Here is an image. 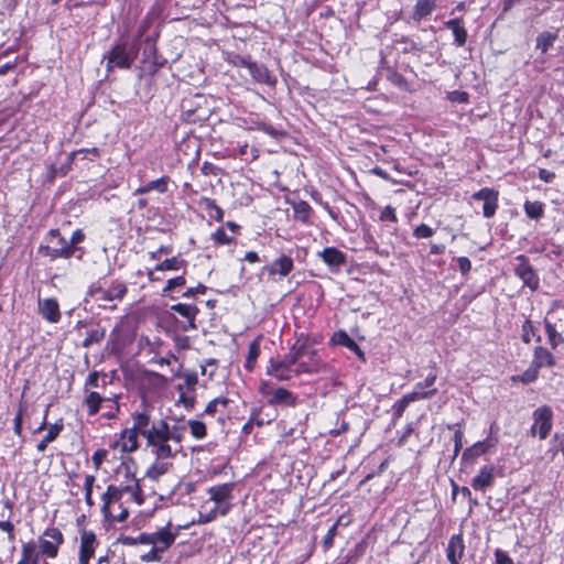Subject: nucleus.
<instances>
[{"mask_svg": "<svg viewBox=\"0 0 564 564\" xmlns=\"http://www.w3.org/2000/svg\"><path fill=\"white\" fill-rule=\"evenodd\" d=\"M557 39V33L551 32H542L536 37V48H539L542 53H546L550 47L553 46V43Z\"/></svg>", "mask_w": 564, "mask_h": 564, "instance_id": "ea45409f", "label": "nucleus"}, {"mask_svg": "<svg viewBox=\"0 0 564 564\" xmlns=\"http://www.w3.org/2000/svg\"><path fill=\"white\" fill-rule=\"evenodd\" d=\"M137 57V50L129 48L126 43L116 44L105 56L107 58V69L113 67L130 68L133 59Z\"/></svg>", "mask_w": 564, "mask_h": 564, "instance_id": "20e7f679", "label": "nucleus"}, {"mask_svg": "<svg viewBox=\"0 0 564 564\" xmlns=\"http://www.w3.org/2000/svg\"><path fill=\"white\" fill-rule=\"evenodd\" d=\"M188 426L191 430V434L197 440L204 438L207 434L206 425L202 421L189 420Z\"/></svg>", "mask_w": 564, "mask_h": 564, "instance_id": "49530a36", "label": "nucleus"}, {"mask_svg": "<svg viewBox=\"0 0 564 564\" xmlns=\"http://www.w3.org/2000/svg\"><path fill=\"white\" fill-rule=\"evenodd\" d=\"M171 310L191 322V329H196L195 318L199 310L192 304L177 303L171 306Z\"/></svg>", "mask_w": 564, "mask_h": 564, "instance_id": "bb28decb", "label": "nucleus"}, {"mask_svg": "<svg viewBox=\"0 0 564 564\" xmlns=\"http://www.w3.org/2000/svg\"><path fill=\"white\" fill-rule=\"evenodd\" d=\"M533 424L531 434H539L541 440H545L552 429L553 412L549 405H542L533 412Z\"/></svg>", "mask_w": 564, "mask_h": 564, "instance_id": "6e6552de", "label": "nucleus"}, {"mask_svg": "<svg viewBox=\"0 0 564 564\" xmlns=\"http://www.w3.org/2000/svg\"><path fill=\"white\" fill-rule=\"evenodd\" d=\"M140 435H142L147 440V445L151 448L153 453L155 441L152 442L150 437L154 435V429H156V421L150 424V415L145 412L134 413L133 414V426Z\"/></svg>", "mask_w": 564, "mask_h": 564, "instance_id": "9d476101", "label": "nucleus"}, {"mask_svg": "<svg viewBox=\"0 0 564 564\" xmlns=\"http://www.w3.org/2000/svg\"><path fill=\"white\" fill-rule=\"evenodd\" d=\"M538 375L539 369L531 364V366L521 376H519V380L522 383H531L536 380Z\"/></svg>", "mask_w": 564, "mask_h": 564, "instance_id": "864d4df0", "label": "nucleus"}, {"mask_svg": "<svg viewBox=\"0 0 564 564\" xmlns=\"http://www.w3.org/2000/svg\"><path fill=\"white\" fill-rule=\"evenodd\" d=\"M536 335V326L530 319H525L522 325V340L525 344L531 341V338Z\"/></svg>", "mask_w": 564, "mask_h": 564, "instance_id": "8fccbe9b", "label": "nucleus"}, {"mask_svg": "<svg viewBox=\"0 0 564 564\" xmlns=\"http://www.w3.org/2000/svg\"><path fill=\"white\" fill-rule=\"evenodd\" d=\"M122 543L124 545H137V544H148L152 542L151 533H141L140 535L133 536H124L122 538Z\"/></svg>", "mask_w": 564, "mask_h": 564, "instance_id": "09e8293b", "label": "nucleus"}, {"mask_svg": "<svg viewBox=\"0 0 564 564\" xmlns=\"http://www.w3.org/2000/svg\"><path fill=\"white\" fill-rule=\"evenodd\" d=\"M186 427L175 424L170 426L166 421L158 420L154 435L150 437L155 441L153 454L159 459H169L174 457L181 451V442L184 438Z\"/></svg>", "mask_w": 564, "mask_h": 564, "instance_id": "f03ea898", "label": "nucleus"}, {"mask_svg": "<svg viewBox=\"0 0 564 564\" xmlns=\"http://www.w3.org/2000/svg\"><path fill=\"white\" fill-rule=\"evenodd\" d=\"M436 378H437V376L435 372H430L427 375V377L424 379V381L417 382L414 386V389L412 392L426 393V397H424L422 400L430 399V398L434 397L437 393V389L433 388V386L436 381Z\"/></svg>", "mask_w": 564, "mask_h": 564, "instance_id": "cd10ccee", "label": "nucleus"}, {"mask_svg": "<svg viewBox=\"0 0 564 564\" xmlns=\"http://www.w3.org/2000/svg\"><path fill=\"white\" fill-rule=\"evenodd\" d=\"M227 404H228V399L215 398L206 405L204 413L208 414V415H213L217 412L218 405L226 408Z\"/></svg>", "mask_w": 564, "mask_h": 564, "instance_id": "603ef678", "label": "nucleus"}, {"mask_svg": "<svg viewBox=\"0 0 564 564\" xmlns=\"http://www.w3.org/2000/svg\"><path fill=\"white\" fill-rule=\"evenodd\" d=\"M169 469V464L163 462V459H159L148 468L147 477L152 480H158L162 475H164Z\"/></svg>", "mask_w": 564, "mask_h": 564, "instance_id": "79ce46f5", "label": "nucleus"}, {"mask_svg": "<svg viewBox=\"0 0 564 564\" xmlns=\"http://www.w3.org/2000/svg\"><path fill=\"white\" fill-rule=\"evenodd\" d=\"M124 492L130 494L139 506L144 502L143 494L138 479H133L132 485H127L124 487L109 485L107 490L101 495V513L105 521L109 524L116 522H124L129 517L128 509H121V511L118 513H113L111 509L113 503L120 502Z\"/></svg>", "mask_w": 564, "mask_h": 564, "instance_id": "f257e3e1", "label": "nucleus"}, {"mask_svg": "<svg viewBox=\"0 0 564 564\" xmlns=\"http://www.w3.org/2000/svg\"><path fill=\"white\" fill-rule=\"evenodd\" d=\"M63 430V424H53L48 427L47 434L44 436V438L36 445V448L39 452L43 453L48 443L56 440V437L59 435L61 431Z\"/></svg>", "mask_w": 564, "mask_h": 564, "instance_id": "f704fd0d", "label": "nucleus"}, {"mask_svg": "<svg viewBox=\"0 0 564 564\" xmlns=\"http://www.w3.org/2000/svg\"><path fill=\"white\" fill-rule=\"evenodd\" d=\"M207 288L204 284H198L196 288H189L184 293V297H194L196 294H205Z\"/></svg>", "mask_w": 564, "mask_h": 564, "instance_id": "774afa93", "label": "nucleus"}, {"mask_svg": "<svg viewBox=\"0 0 564 564\" xmlns=\"http://www.w3.org/2000/svg\"><path fill=\"white\" fill-rule=\"evenodd\" d=\"M293 260L291 257L281 254L270 265L265 268L270 275L286 276L293 270Z\"/></svg>", "mask_w": 564, "mask_h": 564, "instance_id": "aec40b11", "label": "nucleus"}, {"mask_svg": "<svg viewBox=\"0 0 564 564\" xmlns=\"http://www.w3.org/2000/svg\"><path fill=\"white\" fill-rule=\"evenodd\" d=\"M531 364L540 370L543 367L555 366V358L549 349L542 346H536Z\"/></svg>", "mask_w": 564, "mask_h": 564, "instance_id": "5701e85b", "label": "nucleus"}, {"mask_svg": "<svg viewBox=\"0 0 564 564\" xmlns=\"http://www.w3.org/2000/svg\"><path fill=\"white\" fill-rule=\"evenodd\" d=\"M186 267V261L178 257H172L170 259H165L161 263H159L154 270L155 271H167V270H180Z\"/></svg>", "mask_w": 564, "mask_h": 564, "instance_id": "e433bc0d", "label": "nucleus"}, {"mask_svg": "<svg viewBox=\"0 0 564 564\" xmlns=\"http://www.w3.org/2000/svg\"><path fill=\"white\" fill-rule=\"evenodd\" d=\"M102 401H104V399L101 398V395L98 392H94V391L89 392L84 401L88 408V414L89 415L97 414Z\"/></svg>", "mask_w": 564, "mask_h": 564, "instance_id": "37998d69", "label": "nucleus"}, {"mask_svg": "<svg viewBox=\"0 0 564 564\" xmlns=\"http://www.w3.org/2000/svg\"><path fill=\"white\" fill-rule=\"evenodd\" d=\"M445 26L452 30L454 34V42L458 46H463L467 41V31L460 25L459 19H452L445 22Z\"/></svg>", "mask_w": 564, "mask_h": 564, "instance_id": "c756f323", "label": "nucleus"}, {"mask_svg": "<svg viewBox=\"0 0 564 564\" xmlns=\"http://www.w3.org/2000/svg\"><path fill=\"white\" fill-rule=\"evenodd\" d=\"M545 333L547 335L549 344L553 349H556L560 344L564 341V338L561 333H558L555 326L549 322L544 321Z\"/></svg>", "mask_w": 564, "mask_h": 564, "instance_id": "58836bf2", "label": "nucleus"}, {"mask_svg": "<svg viewBox=\"0 0 564 564\" xmlns=\"http://www.w3.org/2000/svg\"><path fill=\"white\" fill-rule=\"evenodd\" d=\"M106 336V329L100 326L91 328L85 339L83 340V347L88 348L94 344H99Z\"/></svg>", "mask_w": 564, "mask_h": 564, "instance_id": "c9c22d12", "label": "nucleus"}, {"mask_svg": "<svg viewBox=\"0 0 564 564\" xmlns=\"http://www.w3.org/2000/svg\"><path fill=\"white\" fill-rule=\"evenodd\" d=\"M495 466L494 465H486L484 466L479 473L473 478L471 480V487L475 490H486L487 488L491 487L495 480Z\"/></svg>", "mask_w": 564, "mask_h": 564, "instance_id": "4468645a", "label": "nucleus"}, {"mask_svg": "<svg viewBox=\"0 0 564 564\" xmlns=\"http://www.w3.org/2000/svg\"><path fill=\"white\" fill-rule=\"evenodd\" d=\"M200 207L213 210L214 214H209L212 218L217 221H223L224 210L216 204V202L209 197H202L198 202Z\"/></svg>", "mask_w": 564, "mask_h": 564, "instance_id": "4c0bfd02", "label": "nucleus"}, {"mask_svg": "<svg viewBox=\"0 0 564 564\" xmlns=\"http://www.w3.org/2000/svg\"><path fill=\"white\" fill-rule=\"evenodd\" d=\"M333 340L337 345L344 346L348 348L350 351L355 352L360 359H365L364 351L360 349L357 343L349 337V335L346 332L339 330L335 333V335L333 336Z\"/></svg>", "mask_w": 564, "mask_h": 564, "instance_id": "393cba45", "label": "nucleus"}, {"mask_svg": "<svg viewBox=\"0 0 564 564\" xmlns=\"http://www.w3.org/2000/svg\"><path fill=\"white\" fill-rule=\"evenodd\" d=\"M219 514V507H215L207 513H199L198 523H208L214 521Z\"/></svg>", "mask_w": 564, "mask_h": 564, "instance_id": "680f3d73", "label": "nucleus"}, {"mask_svg": "<svg viewBox=\"0 0 564 564\" xmlns=\"http://www.w3.org/2000/svg\"><path fill=\"white\" fill-rule=\"evenodd\" d=\"M25 409L26 406L24 404H20L19 410L15 414L13 430L17 435H21L22 433V417Z\"/></svg>", "mask_w": 564, "mask_h": 564, "instance_id": "052dcab7", "label": "nucleus"}, {"mask_svg": "<svg viewBox=\"0 0 564 564\" xmlns=\"http://www.w3.org/2000/svg\"><path fill=\"white\" fill-rule=\"evenodd\" d=\"M339 524V520H337L328 530L327 534L325 535L323 540V545L326 550L333 546L334 539L337 535V528Z\"/></svg>", "mask_w": 564, "mask_h": 564, "instance_id": "6e6d98bb", "label": "nucleus"}, {"mask_svg": "<svg viewBox=\"0 0 564 564\" xmlns=\"http://www.w3.org/2000/svg\"><path fill=\"white\" fill-rule=\"evenodd\" d=\"M436 8L435 0H417L413 8V20L421 21L429 14H431Z\"/></svg>", "mask_w": 564, "mask_h": 564, "instance_id": "c85d7f7f", "label": "nucleus"}, {"mask_svg": "<svg viewBox=\"0 0 564 564\" xmlns=\"http://www.w3.org/2000/svg\"><path fill=\"white\" fill-rule=\"evenodd\" d=\"M305 357H307V360H301L295 369L296 376L301 373H316L319 372L324 367V364L319 359L315 349H310L307 347V354Z\"/></svg>", "mask_w": 564, "mask_h": 564, "instance_id": "ddd939ff", "label": "nucleus"}, {"mask_svg": "<svg viewBox=\"0 0 564 564\" xmlns=\"http://www.w3.org/2000/svg\"><path fill=\"white\" fill-rule=\"evenodd\" d=\"M234 488V482H226L213 486L207 490L209 499L215 502L216 507H219L220 516H226L231 509L230 500L232 499Z\"/></svg>", "mask_w": 564, "mask_h": 564, "instance_id": "423d86ee", "label": "nucleus"}, {"mask_svg": "<svg viewBox=\"0 0 564 564\" xmlns=\"http://www.w3.org/2000/svg\"><path fill=\"white\" fill-rule=\"evenodd\" d=\"M306 354H307L306 340L297 339L292 345L289 352L282 359L289 367H292V366L299 365L301 362V360L306 356Z\"/></svg>", "mask_w": 564, "mask_h": 564, "instance_id": "6ab92c4d", "label": "nucleus"}, {"mask_svg": "<svg viewBox=\"0 0 564 564\" xmlns=\"http://www.w3.org/2000/svg\"><path fill=\"white\" fill-rule=\"evenodd\" d=\"M433 234L434 230L425 224H421L420 226H417L413 232L414 237L416 238H430L433 236Z\"/></svg>", "mask_w": 564, "mask_h": 564, "instance_id": "bf43d9fd", "label": "nucleus"}, {"mask_svg": "<svg viewBox=\"0 0 564 564\" xmlns=\"http://www.w3.org/2000/svg\"><path fill=\"white\" fill-rule=\"evenodd\" d=\"M178 534V531L172 532L171 531V523L169 522L167 525L162 528L161 530L151 533L152 542L150 545H153L159 550L160 553H164L167 551L173 543L176 540V536Z\"/></svg>", "mask_w": 564, "mask_h": 564, "instance_id": "9b49d317", "label": "nucleus"}, {"mask_svg": "<svg viewBox=\"0 0 564 564\" xmlns=\"http://www.w3.org/2000/svg\"><path fill=\"white\" fill-rule=\"evenodd\" d=\"M319 257L332 270H338L346 262V254L335 247L325 248Z\"/></svg>", "mask_w": 564, "mask_h": 564, "instance_id": "f3484780", "label": "nucleus"}, {"mask_svg": "<svg viewBox=\"0 0 564 564\" xmlns=\"http://www.w3.org/2000/svg\"><path fill=\"white\" fill-rule=\"evenodd\" d=\"M98 545L96 534L93 531H83L80 534L79 564H89V560L95 555Z\"/></svg>", "mask_w": 564, "mask_h": 564, "instance_id": "f8f14e48", "label": "nucleus"}, {"mask_svg": "<svg viewBox=\"0 0 564 564\" xmlns=\"http://www.w3.org/2000/svg\"><path fill=\"white\" fill-rule=\"evenodd\" d=\"M44 536L47 538L46 540L56 543V545L59 547L61 544L64 542L63 534L59 529L57 528H48L44 531Z\"/></svg>", "mask_w": 564, "mask_h": 564, "instance_id": "3c124183", "label": "nucleus"}, {"mask_svg": "<svg viewBox=\"0 0 564 564\" xmlns=\"http://www.w3.org/2000/svg\"><path fill=\"white\" fill-rule=\"evenodd\" d=\"M138 433L135 429H126L121 432L120 440L116 443V446H120L121 452L132 453L138 449Z\"/></svg>", "mask_w": 564, "mask_h": 564, "instance_id": "4be33fe9", "label": "nucleus"}, {"mask_svg": "<svg viewBox=\"0 0 564 564\" xmlns=\"http://www.w3.org/2000/svg\"><path fill=\"white\" fill-rule=\"evenodd\" d=\"M424 397H426V393H417V392H410L404 394L395 404V415L400 417L405 409L409 406L410 403L422 400Z\"/></svg>", "mask_w": 564, "mask_h": 564, "instance_id": "7c9ffc66", "label": "nucleus"}, {"mask_svg": "<svg viewBox=\"0 0 564 564\" xmlns=\"http://www.w3.org/2000/svg\"><path fill=\"white\" fill-rule=\"evenodd\" d=\"M249 73L252 78L260 84H265L270 87H274L276 85V77L264 65L253 63L250 65Z\"/></svg>", "mask_w": 564, "mask_h": 564, "instance_id": "412c9836", "label": "nucleus"}, {"mask_svg": "<svg viewBox=\"0 0 564 564\" xmlns=\"http://www.w3.org/2000/svg\"><path fill=\"white\" fill-rule=\"evenodd\" d=\"M463 431L460 429H457L454 433V456H457L463 447Z\"/></svg>", "mask_w": 564, "mask_h": 564, "instance_id": "0e129e2a", "label": "nucleus"}, {"mask_svg": "<svg viewBox=\"0 0 564 564\" xmlns=\"http://www.w3.org/2000/svg\"><path fill=\"white\" fill-rule=\"evenodd\" d=\"M260 355V341L259 338L254 339L249 344L248 356L245 362V368L248 371H252L256 367L257 359Z\"/></svg>", "mask_w": 564, "mask_h": 564, "instance_id": "72a5a7b5", "label": "nucleus"}, {"mask_svg": "<svg viewBox=\"0 0 564 564\" xmlns=\"http://www.w3.org/2000/svg\"><path fill=\"white\" fill-rule=\"evenodd\" d=\"M488 447L489 445L487 442H478L465 449V452L463 453V459H475L480 455L485 454L488 451Z\"/></svg>", "mask_w": 564, "mask_h": 564, "instance_id": "c03bdc74", "label": "nucleus"}, {"mask_svg": "<svg viewBox=\"0 0 564 564\" xmlns=\"http://www.w3.org/2000/svg\"><path fill=\"white\" fill-rule=\"evenodd\" d=\"M265 373L280 381H289L292 379L291 367H289L283 359L271 358L267 366Z\"/></svg>", "mask_w": 564, "mask_h": 564, "instance_id": "2eb2a0df", "label": "nucleus"}, {"mask_svg": "<svg viewBox=\"0 0 564 564\" xmlns=\"http://www.w3.org/2000/svg\"><path fill=\"white\" fill-rule=\"evenodd\" d=\"M186 280L183 275L170 279L166 283V286L163 289V293H169L173 291L175 288L185 285Z\"/></svg>", "mask_w": 564, "mask_h": 564, "instance_id": "13d9d810", "label": "nucleus"}, {"mask_svg": "<svg viewBox=\"0 0 564 564\" xmlns=\"http://www.w3.org/2000/svg\"><path fill=\"white\" fill-rule=\"evenodd\" d=\"M107 456V451L106 449H98L94 453V455L91 456V460L94 463V466L96 469H99L102 462L105 460Z\"/></svg>", "mask_w": 564, "mask_h": 564, "instance_id": "69168bd1", "label": "nucleus"}, {"mask_svg": "<svg viewBox=\"0 0 564 564\" xmlns=\"http://www.w3.org/2000/svg\"><path fill=\"white\" fill-rule=\"evenodd\" d=\"M293 210L295 218L301 220L304 224L308 223L310 215L312 213V208L310 204L305 200H300L293 204Z\"/></svg>", "mask_w": 564, "mask_h": 564, "instance_id": "a19ab883", "label": "nucleus"}, {"mask_svg": "<svg viewBox=\"0 0 564 564\" xmlns=\"http://www.w3.org/2000/svg\"><path fill=\"white\" fill-rule=\"evenodd\" d=\"M169 183H170V177L162 176L158 180L151 181V182L147 183L145 185L138 187L134 191V194L143 195V194L150 193L152 191H156L159 193H165V192H167Z\"/></svg>", "mask_w": 564, "mask_h": 564, "instance_id": "a878e982", "label": "nucleus"}, {"mask_svg": "<svg viewBox=\"0 0 564 564\" xmlns=\"http://www.w3.org/2000/svg\"><path fill=\"white\" fill-rule=\"evenodd\" d=\"M497 564H514L512 558L502 550H496L495 552Z\"/></svg>", "mask_w": 564, "mask_h": 564, "instance_id": "338daca9", "label": "nucleus"}, {"mask_svg": "<svg viewBox=\"0 0 564 564\" xmlns=\"http://www.w3.org/2000/svg\"><path fill=\"white\" fill-rule=\"evenodd\" d=\"M41 552L37 551V545L35 542L30 541L22 545L21 556L29 564H39Z\"/></svg>", "mask_w": 564, "mask_h": 564, "instance_id": "2f4dec72", "label": "nucleus"}, {"mask_svg": "<svg viewBox=\"0 0 564 564\" xmlns=\"http://www.w3.org/2000/svg\"><path fill=\"white\" fill-rule=\"evenodd\" d=\"M297 397L285 388H278L271 392V397L268 399L270 405H283V406H295Z\"/></svg>", "mask_w": 564, "mask_h": 564, "instance_id": "dca6fc26", "label": "nucleus"}, {"mask_svg": "<svg viewBox=\"0 0 564 564\" xmlns=\"http://www.w3.org/2000/svg\"><path fill=\"white\" fill-rule=\"evenodd\" d=\"M162 555L163 554L160 553L159 550L152 545V549L149 552L140 555V560L145 563L161 562L163 558Z\"/></svg>", "mask_w": 564, "mask_h": 564, "instance_id": "5fc2aeb1", "label": "nucleus"}, {"mask_svg": "<svg viewBox=\"0 0 564 564\" xmlns=\"http://www.w3.org/2000/svg\"><path fill=\"white\" fill-rule=\"evenodd\" d=\"M40 313L50 323L61 319L59 305L55 299L39 300Z\"/></svg>", "mask_w": 564, "mask_h": 564, "instance_id": "a211bd4d", "label": "nucleus"}, {"mask_svg": "<svg viewBox=\"0 0 564 564\" xmlns=\"http://www.w3.org/2000/svg\"><path fill=\"white\" fill-rule=\"evenodd\" d=\"M128 292V288L123 282L112 281L108 289L93 285L89 289V295L98 302L121 301Z\"/></svg>", "mask_w": 564, "mask_h": 564, "instance_id": "0eeeda50", "label": "nucleus"}, {"mask_svg": "<svg viewBox=\"0 0 564 564\" xmlns=\"http://www.w3.org/2000/svg\"><path fill=\"white\" fill-rule=\"evenodd\" d=\"M464 543L460 535H453L447 545V560L451 564H459V560L464 553Z\"/></svg>", "mask_w": 564, "mask_h": 564, "instance_id": "b1692460", "label": "nucleus"}, {"mask_svg": "<svg viewBox=\"0 0 564 564\" xmlns=\"http://www.w3.org/2000/svg\"><path fill=\"white\" fill-rule=\"evenodd\" d=\"M523 209L530 219L539 220L544 216V204L539 200H527L523 205Z\"/></svg>", "mask_w": 564, "mask_h": 564, "instance_id": "473e14b6", "label": "nucleus"}, {"mask_svg": "<svg viewBox=\"0 0 564 564\" xmlns=\"http://www.w3.org/2000/svg\"><path fill=\"white\" fill-rule=\"evenodd\" d=\"M47 240L50 245L42 246L40 248V252L51 258L52 260L57 258L68 259L75 252V248L68 245L58 229H51L47 234Z\"/></svg>", "mask_w": 564, "mask_h": 564, "instance_id": "7ed1b4c3", "label": "nucleus"}, {"mask_svg": "<svg viewBox=\"0 0 564 564\" xmlns=\"http://www.w3.org/2000/svg\"><path fill=\"white\" fill-rule=\"evenodd\" d=\"M514 260V274L523 282L524 286L529 288L531 291H536L540 286V278L531 265L529 258L524 254H519Z\"/></svg>", "mask_w": 564, "mask_h": 564, "instance_id": "39448f33", "label": "nucleus"}, {"mask_svg": "<svg viewBox=\"0 0 564 564\" xmlns=\"http://www.w3.org/2000/svg\"><path fill=\"white\" fill-rule=\"evenodd\" d=\"M471 198L474 200L484 202L482 215L486 218H491L496 214L498 208V191L489 187H484L478 192L474 193Z\"/></svg>", "mask_w": 564, "mask_h": 564, "instance_id": "1a4fd4ad", "label": "nucleus"}, {"mask_svg": "<svg viewBox=\"0 0 564 564\" xmlns=\"http://www.w3.org/2000/svg\"><path fill=\"white\" fill-rule=\"evenodd\" d=\"M95 481H96V477L94 475H87L85 477V482H84L85 501L88 507H93L95 505V502L93 500V488H94Z\"/></svg>", "mask_w": 564, "mask_h": 564, "instance_id": "de8ad7c7", "label": "nucleus"}, {"mask_svg": "<svg viewBox=\"0 0 564 564\" xmlns=\"http://www.w3.org/2000/svg\"><path fill=\"white\" fill-rule=\"evenodd\" d=\"M380 219L382 221H397L394 208L391 206H386L380 214Z\"/></svg>", "mask_w": 564, "mask_h": 564, "instance_id": "e2e57ef3", "label": "nucleus"}, {"mask_svg": "<svg viewBox=\"0 0 564 564\" xmlns=\"http://www.w3.org/2000/svg\"><path fill=\"white\" fill-rule=\"evenodd\" d=\"M213 239L218 245H228L232 241V237L228 236L224 228H218L213 234Z\"/></svg>", "mask_w": 564, "mask_h": 564, "instance_id": "4d7b16f0", "label": "nucleus"}, {"mask_svg": "<svg viewBox=\"0 0 564 564\" xmlns=\"http://www.w3.org/2000/svg\"><path fill=\"white\" fill-rule=\"evenodd\" d=\"M37 545V551L41 552V554L46 555L50 558H54L58 553V546L56 543H53L46 539H40Z\"/></svg>", "mask_w": 564, "mask_h": 564, "instance_id": "a18cd8bd", "label": "nucleus"}]
</instances>
